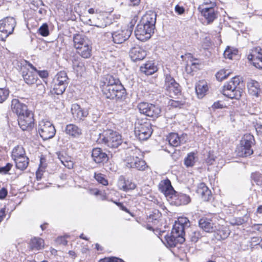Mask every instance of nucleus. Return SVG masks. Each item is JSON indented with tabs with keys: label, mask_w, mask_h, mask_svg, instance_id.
Segmentation results:
<instances>
[{
	"label": "nucleus",
	"mask_w": 262,
	"mask_h": 262,
	"mask_svg": "<svg viewBox=\"0 0 262 262\" xmlns=\"http://www.w3.org/2000/svg\"><path fill=\"white\" fill-rule=\"evenodd\" d=\"M254 181L258 185H262V178H260L258 173H254L252 175Z\"/></svg>",
	"instance_id": "obj_55"
},
{
	"label": "nucleus",
	"mask_w": 262,
	"mask_h": 262,
	"mask_svg": "<svg viewBox=\"0 0 262 262\" xmlns=\"http://www.w3.org/2000/svg\"><path fill=\"white\" fill-rule=\"evenodd\" d=\"M95 178L98 182L106 186L108 185L107 180L105 178L104 176L101 173H95Z\"/></svg>",
	"instance_id": "obj_51"
},
{
	"label": "nucleus",
	"mask_w": 262,
	"mask_h": 262,
	"mask_svg": "<svg viewBox=\"0 0 262 262\" xmlns=\"http://www.w3.org/2000/svg\"><path fill=\"white\" fill-rule=\"evenodd\" d=\"M248 86L249 90L251 92V93L253 95L257 97L260 91L259 83L256 81H252L249 83Z\"/></svg>",
	"instance_id": "obj_38"
},
{
	"label": "nucleus",
	"mask_w": 262,
	"mask_h": 262,
	"mask_svg": "<svg viewBox=\"0 0 262 262\" xmlns=\"http://www.w3.org/2000/svg\"><path fill=\"white\" fill-rule=\"evenodd\" d=\"M132 34V30L124 29L112 33L113 41L115 43L120 44L128 39Z\"/></svg>",
	"instance_id": "obj_15"
},
{
	"label": "nucleus",
	"mask_w": 262,
	"mask_h": 262,
	"mask_svg": "<svg viewBox=\"0 0 262 262\" xmlns=\"http://www.w3.org/2000/svg\"><path fill=\"white\" fill-rule=\"evenodd\" d=\"M140 69L142 73L147 75H152L158 70L157 67L151 61L145 63L144 66L141 67Z\"/></svg>",
	"instance_id": "obj_30"
},
{
	"label": "nucleus",
	"mask_w": 262,
	"mask_h": 262,
	"mask_svg": "<svg viewBox=\"0 0 262 262\" xmlns=\"http://www.w3.org/2000/svg\"><path fill=\"white\" fill-rule=\"evenodd\" d=\"M164 89L168 95L172 97L181 93V89L180 84L177 83L173 77L169 74L165 73Z\"/></svg>",
	"instance_id": "obj_11"
},
{
	"label": "nucleus",
	"mask_w": 262,
	"mask_h": 262,
	"mask_svg": "<svg viewBox=\"0 0 262 262\" xmlns=\"http://www.w3.org/2000/svg\"><path fill=\"white\" fill-rule=\"evenodd\" d=\"M74 46L78 54L83 58H89L92 55L91 43L87 38L81 34H76L73 37Z\"/></svg>",
	"instance_id": "obj_4"
},
{
	"label": "nucleus",
	"mask_w": 262,
	"mask_h": 262,
	"mask_svg": "<svg viewBox=\"0 0 262 262\" xmlns=\"http://www.w3.org/2000/svg\"><path fill=\"white\" fill-rule=\"evenodd\" d=\"M38 133L43 140H47L55 136L56 130L51 122L42 120L39 122L38 125Z\"/></svg>",
	"instance_id": "obj_10"
},
{
	"label": "nucleus",
	"mask_w": 262,
	"mask_h": 262,
	"mask_svg": "<svg viewBox=\"0 0 262 262\" xmlns=\"http://www.w3.org/2000/svg\"><path fill=\"white\" fill-rule=\"evenodd\" d=\"M196 192L201 196L204 201H208L211 198V192L204 183H201L198 186Z\"/></svg>",
	"instance_id": "obj_26"
},
{
	"label": "nucleus",
	"mask_w": 262,
	"mask_h": 262,
	"mask_svg": "<svg viewBox=\"0 0 262 262\" xmlns=\"http://www.w3.org/2000/svg\"><path fill=\"white\" fill-rule=\"evenodd\" d=\"M34 84L35 85V91L38 94L41 95L45 92V85L40 79H39Z\"/></svg>",
	"instance_id": "obj_44"
},
{
	"label": "nucleus",
	"mask_w": 262,
	"mask_h": 262,
	"mask_svg": "<svg viewBox=\"0 0 262 262\" xmlns=\"http://www.w3.org/2000/svg\"><path fill=\"white\" fill-rule=\"evenodd\" d=\"M255 144V139L254 136L250 134H245L242 138L241 144L248 146L252 147V146Z\"/></svg>",
	"instance_id": "obj_35"
},
{
	"label": "nucleus",
	"mask_w": 262,
	"mask_h": 262,
	"mask_svg": "<svg viewBox=\"0 0 262 262\" xmlns=\"http://www.w3.org/2000/svg\"><path fill=\"white\" fill-rule=\"evenodd\" d=\"M15 150H16V152L18 154L20 155V156H24L25 151L22 147L19 146H17L13 150L12 152H14Z\"/></svg>",
	"instance_id": "obj_58"
},
{
	"label": "nucleus",
	"mask_w": 262,
	"mask_h": 262,
	"mask_svg": "<svg viewBox=\"0 0 262 262\" xmlns=\"http://www.w3.org/2000/svg\"><path fill=\"white\" fill-rule=\"evenodd\" d=\"M255 129L257 134L262 135V125H258Z\"/></svg>",
	"instance_id": "obj_64"
},
{
	"label": "nucleus",
	"mask_w": 262,
	"mask_h": 262,
	"mask_svg": "<svg viewBox=\"0 0 262 262\" xmlns=\"http://www.w3.org/2000/svg\"><path fill=\"white\" fill-rule=\"evenodd\" d=\"M114 257H108L100 259L98 262H114Z\"/></svg>",
	"instance_id": "obj_63"
},
{
	"label": "nucleus",
	"mask_w": 262,
	"mask_h": 262,
	"mask_svg": "<svg viewBox=\"0 0 262 262\" xmlns=\"http://www.w3.org/2000/svg\"><path fill=\"white\" fill-rule=\"evenodd\" d=\"M237 154L239 157H246L250 156L253 152V149L251 147L241 145L237 148Z\"/></svg>",
	"instance_id": "obj_32"
},
{
	"label": "nucleus",
	"mask_w": 262,
	"mask_h": 262,
	"mask_svg": "<svg viewBox=\"0 0 262 262\" xmlns=\"http://www.w3.org/2000/svg\"><path fill=\"white\" fill-rule=\"evenodd\" d=\"M64 132L66 134L73 138H78L82 134L81 129L74 124H68Z\"/></svg>",
	"instance_id": "obj_28"
},
{
	"label": "nucleus",
	"mask_w": 262,
	"mask_h": 262,
	"mask_svg": "<svg viewBox=\"0 0 262 262\" xmlns=\"http://www.w3.org/2000/svg\"><path fill=\"white\" fill-rule=\"evenodd\" d=\"M126 165L130 168H135L138 170L144 171L147 168L146 162L137 155L127 156L125 159Z\"/></svg>",
	"instance_id": "obj_13"
},
{
	"label": "nucleus",
	"mask_w": 262,
	"mask_h": 262,
	"mask_svg": "<svg viewBox=\"0 0 262 262\" xmlns=\"http://www.w3.org/2000/svg\"><path fill=\"white\" fill-rule=\"evenodd\" d=\"M89 113V117H90L94 122H97L100 117V112L96 108H93L91 109Z\"/></svg>",
	"instance_id": "obj_45"
},
{
	"label": "nucleus",
	"mask_w": 262,
	"mask_h": 262,
	"mask_svg": "<svg viewBox=\"0 0 262 262\" xmlns=\"http://www.w3.org/2000/svg\"><path fill=\"white\" fill-rule=\"evenodd\" d=\"M30 247L31 249L39 250L44 246V241L41 238L34 237L30 242Z\"/></svg>",
	"instance_id": "obj_33"
},
{
	"label": "nucleus",
	"mask_w": 262,
	"mask_h": 262,
	"mask_svg": "<svg viewBox=\"0 0 262 262\" xmlns=\"http://www.w3.org/2000/svg\"><path fill=\"white\" fill-rule=\"evenodd\" d=\"M72 67L77 74L81 76L85 71V62L79 57H73L72 59Z\"/></svg>",
	"instance_id": "obj_24"
},
{
	"label": "nucleus",
	"mask_w": 262,
	"mask_h": 262,
	"mask_svg": "<svg viewBox=\"0 0 262 262\" xmlns=\"http://www.w3.org/2000/svg\"><path fill=\"white\" fill-rule=\"evenodd\" d=\"M71 111L74 120L77 121H83L89 113L86 109L83 108L77 104L72 105Z\"/></svg>",
	"instance_id": "obj_16"
},
{
	"label": "nucleus",
	"mask_w": 262,
	"mask_h": 262,
	"mask_svg": "<svg viewBox=\"0 0 262 262\" xmlns=\"http://www.w3.org/2000/svg\"><path fill=\"white\" fill-rule=\"evenodd\" d=\"M190 202V198L189 195L186 194H180L177 198V203L180 205H186Z\"/></svg>",
	"instance_id": "obj_43"
},
{
	"label": "nucleus",
	"mask_w": 262,
	"mask_h": 262,
	"mask_svg": "<svg viewBox=\"0 0 262 262\" xmlns=\"http://www.w3.org/2000/svg\"><path fill=\"white\" fill-rule=\"evenodd\" d=\"M233 53L230 51L229 49H226L224 53V57L226 58L231 59L232 58Z\"/></svg>",
	"instance_id": "obj_61"
},
{
	"label": "nucleus",
	"mask_w": 262,
	"mask_h": 262,
	"mask_svg": "<svg viewBox=\"0 0 262 262\" xmlns=\"http://www.w3.org/2000/svg\"><path fill=\"white\" fill-rule=\"evenodd\" d=\"M199 227L206 232H212L216 229L213 221L209 218L202 217L199 221Z\"/></svg>",
	"instance_id": "obj_23"
},
{
	"label": "nucleus",
	"mask_w": 262,
	"mask_h": 262,
	"mask_svg": "<svg viewBox=\"0 0 262 262\" xmlns=\"http://www.w3.org/2000/svg\"><path fill=\"white\" fill-rule=\"evenodd\" d=\"M161 215L160 212L158 210H156L147 218V222L152 223L154 225L157 224L159 222V219L161 217Z\"/></svg>",
	"instance_id": "obj_40"
},
{
	"label": "nucleus",
	"mask_w": 262,
	"mask_h": 262,
	"mask_svg": "<svg viewBox=\"0 0 262 262\" xmlns=\"http://www.w3.org/2000/svg\"><path fill=\"white\" fill-rule=\"evenodd\" d=\"M138 107L141 114L152 118H158L161 112V107L159 105L146 102L139 103Z\"/></svg>",
	"instance_id": "obj_12"
},
{
	"label": "nucleus",
	"mask_w": 262,
	"mask_h": 262,
	"mask_svg": "<svg viewBox=\"0 0 262 262\" xmlns=\"http://www.w3.org/2000/svg\"><path fill=\"white\" fill-rule=\"evenodd\" d=\"M134 132L136 137L139 140H146L152 134L151 125L148 122L138 120L135 123Z\"/></svg>",
	"instance_id": "obj_7"
},
{
	"label": "nucleus",
	"mask_w": 262,
	"mask_h": 262,
	"mask_svg": "<svg viewBox=\"0 0 262 262\" xmlns=\"http://www.w3.org/2000/svg\"><path fill=\"white\" fill-rule=\"evenodd\" d=\"M58 159L61 163L68 169H72L74 166V163L71 160V158L66 157L62 154H58Z\"/></svg>",
	"instance_id": "obj_36"
},
{
	"label": "nucleus",
	"mask_w": 262,
	"mask_h": 262,
	"mask_svg": "<svg viewBox=\"0 0 262 262\" xmlns=\"http://www.w3.org/2000/svg\"><path fill=\"white\" fill-rule=\"evenodd\" d=\"M102 93L107 99L122 101L126 97V90L119 79L112 75H105L100 81Z\"/></svg>",
	"instance_id": "obj_1"
},
{
	"label": "nucleus",
	"mask_w": 262,
	"mask_h": 262,
	"mask_svg": "<svg viewBox=\"0 0 262 262\" xmlns=\"http://www.w3.org/2000/svg\"><path fill=\"white\" fill-rule=\"evenodd\" d=\"M97 141L111 148H117L122 143L121 136L117 132L109 130L99 134Z\"/></svg>",
	"instance_id": "obj_6"
},
{
	"label": "nucleus",
	"mask_w": 262,
	"mask_h": 262,
	"mask_svg": "<svg viewBox=\"0 0 262 262\" xmlns=\"http://www.w3.org/2000/svg\"><path fill=\"white\" fill-rule=\"evenodd\" d=\"M199 12L207 20V24L212 23L217 17V10L214 8L198 7Z\"/></svg>",
	"instance_id": "obj_17"
},
{
	"label": "nucleus",
	"mask_w": 262,
	"mask_h": 262,
	"mask_svg": "<svg viewBox=\"0 0 262 262\" xmlns=\"http://www.w3.org/2000/svg\"><path fill=\"white\" fill-rule=\"evenodd\" d=\"M21 74L24 81L29 85H34L39 79L35 72L30 71L25 67L21 68Z\"/></svg>",
	"instance_id": "obj_19"
},
{
	"label": "nucleus",
	"mask_w": 262,
	"mask_h": 262,
	"mask_svg": "<svg viewBox=\"0 0 262 262\" xmlns=\"http://www.w3.org/2000/svg\"><path fill=\"white\" fill-rule=\"evenodd\" d=\"M15 150L12 152V157L15 162V166L17 169L24 170L27 168L29 164V159L26 156H20Z\"/></svg>",
	"instance_id": "obj_20"
},
{
	"label": "nucleus",
	"mask_w": 262,
	"mask_h": 262,
	"mask_svg": "<svg viewBox=\"0 0 262 262\" xmlns=\"http://www.w3.org/2000/svg\"><path fill=\"white\" fill-rule=\"evenodd\" d=\"M185 164L187 167L192 166L194 163V156L193 153H190L185 159Z\"/></svg>",
	"instance_id": "obj_47"
},
{
	"label": "nucleus",
	"mask_w": 262,
	"mask_h": 262,
	"mask_svg": "<svg viewBox=\"0 0 262 262\" xmlns=\"http://www.w3.org/2000/svg\"><path fill=\"white\" fill-rule=\"evenodd\" d=\"M208 90L206 82L199 81L195 85V91L198 98H202Z\"/></svg>",
	"instance_id": "obj_29"
},
{
	"label": "nucleus",
	"mask_w": 262,
	"mask_h": 262,
	"mask_svg": "<svg viewBox=\"0 0 262 262\" xmlns=\"http://www.w3.org/2000/svg\"><path fill=\"white\" fill-rule=\"evenodd\" d=\"M93 160L97 164L106 162L108 159L107 155L100 148H93L92 151Z\"/></svg>",
	"instance_id": "obj_21"
},
{
	"label": "nucleus",
	"mask_w": 262,
	"mask_h": 262,
	"mask_svg": "<svg viewBox=\"0 0 262 262\" xmlns=\"http://www.w3.org/2000/svg\"><path fill=\"white\" fill-rule=\"evenodd\" d=\"M159 189L167 197L172 198L176 192L168 179L161 181L159 184Z\"/></svg>",
	"instance_id": "obj_18"
},
{
	"label": "nucleus",
	"mask_w": 262,
	"mask_h": 262,
	"mask_svg": "<svg viewBox=\"0 0 262 262\" xmlns=\"http://www.w3.org/2000/svg\"><path fill=\"white\" fill-rule=\"evenodd\" d=\"M53 91L57 95H61L65 91L68 83L69 78L65 71L58 72L54 79Z\"/></svg>",
	"instance_id": "obj_9"
},
{
	"label": "nucleus",
	"mask_w": 262,
	"mask_h": 262,
	"mask_svg": "<svg viewBox=\"0 0 262 262\" xmlns=\"http://www.w3.org/2000/svg\"><path fill=\"white\" fill-rule=\"evenodd\" d=\"M146 56V51L140 46L132 48L129 51V56L134 61L143 60Z\"/></svg>",
	"instance_id": "obj_22"
},
{
	"label": "nucleus",
	"mask_w": 262,
	"mask_h": 262,
	"mask_svg": "<svg viewBox=\"0 0 262 262\" xmlns=\"http://www.w3.org/2000/svg\"><path fill=\"white\" fill-rule=\"evenodd\" d=\"M210 5L211 6H216V4L214 2H212L210 0H204L202 4L200 5L198 7H202L203 6L204 7L206 8V5Z\"/></svg>",
	"instance_id": "obj_56"
},
{
	"label": "nucleus",
	"mask_w": 262,
	"mask_h": 262,
	"mask_svg": "<svg viewBox=\"0 0 262 262\" xmlns=\"http://www.w3.org/2000/svg\"><path fill=\"white\" fill-rule=\"evenodd\" d=\"M255 53H253L248 56V59L251 61L253 65L257 68L262 69V50L256 49Z\"/></svg>",
	"instance_id": "obj_25"
},
{
	"label": "nucleus",
	"mask_w": 262,
	"mask_h": 262,
	"mask_svg": "<svg viewBox=\"0 0 262 262\" xmlns=\"http://www.w3.org/2000/svg\"><path fill=\"white\" fill-rule=\"evenodd\" d=\"M118 186L120 190L125 191L133 190L136 186L134 183L128 180H126L122 176L120 177L119 179Z\"/></svg>",
	"instance_id": "obj_27"
},
{
	"label": "nucleus",
	"mask_w": 262,
	"mask_h": 262,
	"mask_svg": "<svg viewBox=\"0 0 262 262\" xmlns=\"http://www.w3.org/2000/svg\"><path fill=\"white\" fill-rule=\"evenodd\" d=\"M38 32L42 36H47L49 34L48 25L45 23L38 29Z\"/></svg>",
	"instance_id": "obj_49"
},
{
	"label": "nucleus",
	"mask_w": 262,
	"mask_h": 262,
	"mask_svg": "<svg viewBox=\"0 0 262 262\" xmlns=\"http://www.w3.org/2000/svg\"><path fill=\"white\" fill-rule=\"evenodd\" d=\"M154 31L151 29L147 28L143 25L139 24L137 25L135 30V34L137 38L142 41H144L149 39Z\"/></svg>",
	"instance_id": "obj_14"
},
{
	"label": "nucleus",
	"mask_w": 262,
	"mask_h": 262,
	"mask_svg": "<svg viewBox=\"0 0 262 262\" xmlns=\"http://www.w3.org/2000/svg\"><path fill=\"white\" fill-rule=\"evenodd\" d=\"M230 73L228 70H221L216 74V79L217 80L221 81L226 79L229 75Z\"/></svg>",
	"instance_id": "obj_46"
},
{
	"label": "nucleus",
	"mask_w": 262,
	"mask_h": 262,
	"mask_svg": "<svg viewBox=\"0 0 262 262\" xmlns=\"http://www.w3.org/2000/svg\"><path fill=\"white\" fill-rule=\"evenodd\" d=\"M202 236L201 233L198 230L192 231L189 235L190 241L194 243L197 242Z\"/></svg>",
	"instance_id": "obj_50"
},
{
	"label": "nucleus",
	"mask_w": 262,
	"mask_h": 262,
	"mask_svg": "<svg viewBox=\"0 0 262 262\" xmlns=\"http://www.w3.org/2000/svg\"><path fill=\"white\" fill-rule=\"evenodd\" d=\"M8 194V191L6 188H3L0 190V199L3 200L6 198Z\"/></svg>",
	"instance_id": "obj_60"
},
{
	"label": "nucleus",
	"mask_w": 262,
	"mask_h": 262,
	"mask_svg": "<svg viewBox=\"0 0 262 262\" xmlns=\"http://www.w3.org/2000/svg\"><path fill=\"white\" fill-rule=\"evenodd\" d=\"M142 17L146 18L147 21H148L150 24H151V25H155L156 22L157 14L155 12L149 11L146 12V13L144 14Z\"/></svg>",
	"instance_id": "obj_41"
},
{
	"label": "nucleus",
	"mask_w": 262,
	"mask_h": 262,
	"mask_svg": "<svg viewBox=\"0 0 262 262\" xmlns=\"http://www.w3.org/2000/svg\"><path fill=\"white\" fill-rule=\"evenodd\" d=\"M16 25V21L13 17H6L0 20V40L5 41L12 34Z\"/></svg>",
	"instance_id": "obj_8"
},
{
	"label": "nucleus",
	"mask_w": 262,
	"mask_h": 262,
	"mask_svg": "<svg viewBox=\"0 0 262 262\" xmlns=\"http://www.w3.org/2000/svg\"><path fill=\"white\" fill-rule=\"evenodd\" d=\"M175 11L176 13H177L179 15H181L183 14L185 12V9L182 6H180L179 5H177L175 6L174 8Z\"/></svg>",
	"instance_id": "obj_57"
},
{
	"label": "nucleus",
	"mask_w": 262,
	"mask_h": 262,
	"mask_svg": "<svg viewBox=\"0 0 262 262\" xmlns=\"http://www.w3.org/2000/svg\"><path fill=\"white\" fill-rule=\"evenodd\" d=\"M12 167V164L11 163H7L6 166L0 167V172L6 174L11 169Z\"/></svg>",
	"instance_id": "obj_54"
},
{
	"label": "nucleus",
	"mask_w": 262,
	"mask_h": 262,
	"mask_svg": "<svg viewBox=\"0 0 262 262\" xmlns=\"http://www.w3.org/2000/svg\"><path fill=\"white\" fill-rule=\"evenodd\" d=\"M11 108L18 116V123L22 130H30L33 128L34 124L33 114L25 104L17 99H13L11 101Z\"/></svg>",
	"instance_id": "obj_2"
},
{
	"label": "nucleus",
	"mask_w": 262,
	"mask_h": 262,
	"mask_svg": "<svg viewBox=\"0 0 262 262\" xmlns=\"http://www.w3.org/2000/svg\"><path fill=\"white\" fill-rule=\"evenodd\" d=\"M167 139L171 146L177 147L183 142L181 137L177 133H171L169 134Z\"/></svg>",
	"instance_id": "obj_31"
},
{
	"label": "nucleus",
	"mask_w": 262,
	"mask_h": 262,
	"mask_svg": "<svg viewBox=\"0 0 262 262\" xmlns=\"http://www.w3.org/2000/svg\"><path fill=\"white\" fill-rule=\"evenodd\" d=\"M181 57L183 59V60H185L187 58V64L186 65V71L188 70V68L190 67L192 69V67L195 66L196 64H198V63L193 62V57L192 55L190 53L185 54V56L181 55Z\"/></svg>",
	"instance_id": "obj_39"
},
{
	"label": "nucleus",
	"mask_w": 262,
	"mask_h": 262,
	"mask_svg": "<svg viewBox=\"0 0 262 262\" xmlns=\"http://www.w3.org/2000/svg\"><path fill=\"white\" fill-rule=\"evenodd\" d=\"M9 95V91L6 88H0V103L4 102Z\"/></svg>",
	"instance_id": "obj_48"
},
{
	"label": "nucleus",
	"mask_w": 262,
	"mask_h": 262,
	"mask_svg": "<svg viewBox=\"0 0 262 262\" xmlns=\"http://www.w3.org/2000/svg\"><path fill=\"white\" fill-rule=\"evenodd\" d=\"M140 24L143 25L145 27H147V28H148L149 29H151L152 31H154V30L155 29V25H151V24H150V23L148 21H147L146 18L142 17Z\"/></svg>",
	"instance_id": "obj_52"
},
{
	"label": "nucleus",
	"mask_w": 262,
	"mask_h": 262,
	"mask_svg": "<svg viewBox=\"0 0 262 262\" xmlns=\"http://www.w3.org/2000/svg\"><path fill=\"white\" fill-rule=\"evenodd\" d=\"M212 108L214 109L222 108L223 107V105L219 101L215 102L212 106Z\"/></svg>",
	"instance_id": "obj_62"
},
{
	"label": "nucleus",
	"mask_w": 262,
	"mask_h": 262,
	"mask_svg": "<svg viewBox=\"0 0 262 262\" xmlns=\"http://www.w3.org/2000/svg\"><path fill=\"white\" fill-rule=\"evenodd\" d=\"M169 105L172 107H181L184 105V102L181 101H177L173 100H170L168 103Z\"/></svg>",
	"instance_id": "obj_53"
},
{
	"label": "nucleus",
	"mask_w": 262,
	"mask_h": 262,
	"mask_svg": "<svg viewBox=\"0 0 262 262\" xmlns=\"http://www.w3.org/2000/svg\"><path fill=\"white\" fill-rule=\"evenodd\" d=\"M249 218V215L247 214H245L243 217H234L232 219L230 223L232 226H239L245 223H246Z\"/></svg>",
	"instance_id": "obj_37"
},
{
	"label": "nucleus",
	"mask_w": 262,
	"mask_h": 262,
	"mask_svg": "<svg viewBox=\"0 0 262 262\" xmlns=\"http://www.w3.org/2000/svg\"><path fill=\"white\" fill-rule=\"evenodd\" d=\"M240 83L239 78L238 76H235L232 79L227 82L223 86V94L230 98L238 100L241 98L243 91L238 86Z\"/></svg>",
	"instance_id": "obj_5"
},
{
	"label": "nucleus",
	"mask_w": 262,
	"mask_h": 262,
	"mask_svg": "<svg viewBox=\"0 0 262 262\" xmlns=\"http://www.w3.org/2000/svg\"><path fill=\"white\" fill-rule=\"evenodd\" d=\"M188 221L182 218L176 222L170 235L165 236V240L170 247H176L178 244H182L185 239V227L187 226Z\"/></svg>",
	"instance_id": "obj_3"
},
{
	"label": "nucleus",
	"mask_w": 262,
	"mask_h": 262,
	"mask_svg": "<svg viewBox=\"0 0 262 262\" xmlns=\"http://www.w3.org/2000/svg\"><path fill=\"white\" fill-rule=\"evenodd\" d=\"M101 18H102V16L100 14H97L95 17L89 19V24L98 28H104L106 25L101 20H99Z\"/></svg>",
	"instance_id": "obj_34"
},
{
	"label": "nucleus",
	"mask_w": 262,
	"mask_h": 262,
	"mask_svg": "<svg viewBox=\"0 0 262 262\" xmlns=\"http://www.w3.org/2000/svg\"><path fill=\"white\" fill-rule=\"evenodd\" d=\"M35 73L37 74V75H38L41 78H46L48 76V73L47 71L45 70H37V71L35 72Z\"/></svg>",
	"instance_id": "obj_59"
},
{
	"label": "nucleus",
	"mask_w": 262,
	"mask_h": 262,
	"mask_svg": "<svg viewBox=\"0 0 262 262\" xmlns=\"http://www.w3.org/2000/svg\"><path fill=\"white\" fill-rule=\"evenodd\" d=\"M217 234L221 239H224L228 237L230 234V230L228 227L222 226L218 230Z\"/></svg>",
	"instance_id": "obj_42"
}]
</instances>
